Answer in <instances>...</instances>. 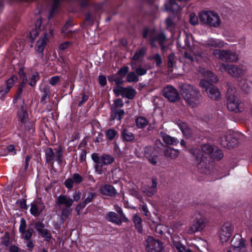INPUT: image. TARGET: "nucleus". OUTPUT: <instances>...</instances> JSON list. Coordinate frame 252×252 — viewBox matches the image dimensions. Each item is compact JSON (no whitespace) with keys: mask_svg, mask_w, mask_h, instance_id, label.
<instances>
[{"mask_svg":"<svg viewBox=\"0 0 252 252\" xmlns=\"http://www.w3.org/2000/svg\"><path fill=\"white\" fill-rule=\"evenodd\" d=\"M40 235L42 237L45 238L47 240H49L51 238V234L48 230L47 229L42 231Z\"/></svg>","mask_w":252,"mask_h":252,"instance_id":"55","label":"nucleus"},{"mask_svg":"<svg viewBox=\"0 0 252 252\" xmlns=\"http://www.w3.org/2000/svg\"><path fill=\"white\" fill-rule=\"evenodd\" d=\"M39 79V75L37 73H34L32 76V78L31 79V82H30V85L31 86H34L36 84V83L37 80Z\"/></svg>","mask_w":252,"mask_h":252,"instance_id":"53","label":"nucleus"},{"mask_svg":"<svg viewBox=\"0 0 252 252\" xmlns=\"http://www.w3.org/2000/svg\"><path fill=\"white\" fill-rule=\"evenodd\" d=\"M147 252H163L164 247L163 243L151 236H148L144 243Z\"/></svg>","mask_w":252,"mask_h":252,"instance_id":"10","label":"nucleus"},{"mask_svg":"<svg viewBox=\"0 0 252 252\" xmlns=\"http://www.w3.org/2000/svg\"><path fill=\"white\" fill-rule=\"evenodd\" d=\"M130 66L132 69L134 70L138 76H143L147 73L149 67L147 65H137L136 62L131 61Z\"/></svg>","mask_w":252,"mask_h":252,"instance_id":"20","label":"nucleus"},{"mask_svg":"<svg viewBox=\"0 0 252 252\" xmlns=\"http://www.w3.org/2000/svg\"><path fill=\"white\" fill-rule=\"evenodd\" d=\"M191 153L195 158V163L199 168L206 167L208 157L220 160L223 157L220 150L210 144L202 145L201 149H192Z\"/></svg>","mask_w":252,"mask_h":252,"instance_id":"1","label":"nucleus"},{"mask_svg":"<svg viewBox=\"0 0 252 252\" xmlns=\"http://www.w3.org/2000/svg\"><path fill=\"white\" fill-rule=\"evenodd\" d=\"M123 138L126 141L130 142L134 139V135L129 129L124 128L121 132Z\"/></svg>","mask_w":252,"mask_h":252,"instance_id":"34","label":"nucleus"},{"mask_svg":"<svg viewBox=\"0 0 252 252\" xmlns=\"http://www.w3.org/2000/svg\"><path fill=\"white\" fill-rule=\"evenodd\" d=\"M45 206L42 204L33 203L31 205L30 212L34 217L38 216L43 211Z\"/></svg>","mask_w":252,"mask_h":252,"instance_id":"24","label":"nucleus"},{"mask_svg":"<svg viewBox=\"0 0 252 252\" xmlns=\"http://www.w3.org/2000/svg\"><path fill=\"white\" fill-rule=\"evenodd\" d=\"M144 154L146 158L152 164L157 163V155L155 148L151 146L146 147L144 149Z\"/></svg>","mask_w":252,"mask_h":252,"instance_id":"18","label":"nucleus"},{"mask_svg":"<svg viewBox=\"0 0 252 252\" xmlns=\"http://www.w3.org/2000/svg\"><path fill=\"white\" fill-rule=\"evenodd\" d=\"M19 120L22 123L24 124L28 117V114L24 103L21 105L17 114Z\"/></svg>","mask_w":252,"mask_h":252,"instance_id":"28","label":"nucleus"},{"mask_svg":"<svg viewBox=\"0 0 252 252\" xmlns=\"http://www.w3.org/2000/svg\"><path fill=\"white\" fill-rule=\"evenodd\" d=\"M189 22L193 25L198 23L197 17L194 13H191L189 15Z\"/></svg>","mask_w":252,"mask_h":252,"instance_id":"54","label":"nucleus"},{"mask_svg":"<svg viewBox=\"0 0 252 252\" xmlns=\"http://www.w3.org/2000/svg\"><path fill=\"white\" fill-rule=\"evenodd\" d=\"M2 244L7 246L9 244V236L8 233H5L4 236L2 238V240L1 241Z\"/></svg>","mask_w":252,"mask_h":252,"instance_id":"56","label":"nucleus"},{"mask_svg":"<svg viewBox=\"0 0 252 252\" xmlns=\"http://www.w3.org/2000/svg\"><path fill=\"white\" fill-rule=\"evenodd\" d=\"M238 143V141L237 139L232 137L231 136V139L230 140V142L226 143V142L225 141L223 143V147L228 149H230L236 146Z\"/></svg>","mask_w":252,"mask_h":252,"instance_id":"41","label":"nucleus"},{"mask_svg":"<svg viewBox=\"0 0 252 252\" xmlns=\"http://www.w3.org/2000/svg\"><path fill=\"white\" fill-rule=\"evenodd\" d=\"M163 96L170 102H175L179 99V94L176 89L172 86L165 87L163 91Z\"/></svg>","mask_w":252,"mask_h":252,"instance_id":"15","label":"nucleus"},{"mask_svg":"<svg viewBox=\"0 0 252 252\" xmlns=\"http://www.w3.org/2000/svg\"><path fill=\"white\" fill-rule=\"evenodd\" d=\"M146 51V48L143 47L140 49L139 51H137L134 55L132 58V61L136 62V61L139 60L140 58L143 57Z\"/></svg>","mask_w":252,"mask_h":252,"instance_id":"40","label":"nucleus"},{"mask_svg":"<svg viewBox=\"0 0 252 252\" xmlns=\"http://www.w3.org/2000/svg\"><path fill=\"white\" fill-rule=\"evenodd\" d=\"M201 73L206 77L207 80L202 79L199 85L205 90L207 95L213 100H219L220 98V94L218 89L216 86L210 84V82L215 83L218 81L217 77L214 74L208 70L202 69Z\"/></svg>","mask_w":252,"mask_h":252,"instance_id":"2","label":"nucleus"},{"mask_svg":"<svg viewBox=\"0 0 252 252\" xmlns=\"http://www.w3.org/2000/svg\"><path fill=\"white\" fill-rule=\"evenodd\" d=\"M185 45L183 46L186 49L184 53L185 58L189 62H193L195 59L197 62L200 61L203 58V54L198 51V48L191 46L188 41H185Z\"/></svg>","mask_w":252,"mask_h":252,"instance_id":"9","label":"nucleus"},{"mask_svg":"<svg viewBox=\"0 0 252 252\" xmlns=\"http://www.w3.org/2000/svg\"><path fill=\"white\" fill-rule=\"evenodd\" d=\"M176 123L185 137L187 138H190L191 137L192 134V130L186 123L181 121L180 120L177 121Z\"/></svg>","mask_w":252,"mask_h":252,"instance_id":"22","label":"nucleus"},{"mask_svg":"<svg viewBox=\"0 0 252 252\" xmlns=\"http://www.w3.org/2000/svg\"><path fill=\"white\" fill-rule=\"evenodd\" d=\"M164 230H165V228L161 225H158L156 228V232L157 233H158L159 234H163Z\"/></svg>","mask_w":252,"mask_h":252,"instance_id":"63","label":"nucleus"},{"mask_svg":"<svg viewBox=\"0 0 252 252\" xmlns=\"http://www.w3.org/2000/svg\"><path fill=\"white\" fill-rule=\"evenodd\" d=\"M73 200L65 195H60L56 201V205L60 209H62L63 206L65 208H70L73 204Z\"/></svg>","mask_w":252,"mask_h":252,"instance_id":"19","label":"nucleus"},{"mask_svg":"<svg viewBox=\"0 0 252 252\" xmlns=\"http://www.w3.org/2000/svg\"><path fill=\"white\" fill-rule=\"evenodd\" d=\"M159 135L163 141L168 145H176L179 143V140L177 138L171 137L166 133L161 132L159 133Z\"/></svg>","mask_w":252,"mask_h":252,"instance_id":"25","label":"nucleus"},{"mask_svg":"<svg viewBox=\"0 0 252 252\" xmlns=\"http://www.w3.org/2000/svg\"><path fill=\"white\" fill-rule=\"evenodd\" d=\"M143 37L144 38H149L152 46H155V42L158 41L163 48V44L166 40L165 35L161 33H157L153 30L145 29L143 32Z\"/></svg>","mask_w":252,"mask_h":252,"instance_id":"8","label":"nucleus"},{"mask_svg":"<svg viewBox=\"0 0 252 252\" xmlns=\"http://www.w3.org/2000/svg\"><path fill=\"white\" fill-rule=\"evenodd\" d=\"M225 43L223 41L219 39H216L214 38L209 39L206 43H204V45L205 47L210 48H222L224 47Z\"/></svg>","mask_w":252,"mask_h":252,"instance_id":"23","label":"nucleus"},{"mask_svg":"<svg viewBox=\"0 0 252 252\" xmlns=\"http://www.w3.org/2000/svg\"><path fill=\"white\" fill-rule=\"evenodd\" d=\"M234 230V226L229 222H226L223 224L220 228L219 237L222 243L227 242Z\"/></svg>","mask_w":252,"mask_h":252,"instance_id":"14","label":"nucleus"},{"mask_svg":"<svg viewBox=\"0 0 252 252\" xmlns=\"http://www.w3.org/2000/svg\"><path fill=\"white\" fill-rule=\"evenodd\" d=\"M176 63V59L173 54H170L168 57V66L169 67L174 66Z\"/></svg>","mask_w":252,"mask_h":252,"instance_id":"48","label":"nucleus"},{"mask_svg":"<svg viewBox=\"0 0 252 252\" xmlns=\"http://www.w3.org/2000/svg\"><path fill=\"white\" fill-rule=\"evenodd\" d=\"M123 105L124 104L122 99L119 98L114 100V103L111 107H114L116 109H117L118 107H122Z\"/></svg>","mask_w":252,"mask_h":252,"instance_id":"57","label":"nucleus"},{"mask_svg":"<svg viewBox=\"0 0 252 252\" xmlns=\"http://www.w3.org/2000/svg\"><path fill=\"white\" fill-rule=\"evenodd\" d=\"M100 191L103 194L108 196H113L116 193L114 187L108 185H105L101 187Z\"/></svg>","mask_w":252,"mask_h":252,"instance_id":"30","label":"nucleus"},{"mask_svg":"<svg viewBox=\"0 0 252 252\" xmlns=\"http://www.w3.org/2000/svg\"><path fill=\"white\" fill-rule=\"evenodd\" d=\"M125 114V112L122 109H116L114 107H111V114L110 119L111 120L117 119L120 121Z\"/></svg>","mask_w":252,"mask_h":252,"instance_id":"27","label":"nucleus"},{"mask_svg":"<svg viewBox=\"0 0 252 252\" xmlns=\"http://www.w3.org/2000/svg\"><path fill=\"white\" fill-rule=\"evenodd\" d=\"M70 26H71V23L69 22H67L62 30V32L63 33H64L68 37H69V35H68V33L70 31H68L67 30H68L69 27Z\"/></svg>","mask_w":252,"mask_h":252,"instance_id":"61","label":"nucleus"},{"mask_svg":"<svg viewBox=\"0 0 252 252\" xmlns=\"http://www.w3.org/2000/svg\"><path fill=\"white\" fill-rule=\"evenodd\" d=\"M137 126L139 128H143L148 125V121L143 117H138L135 121Z\"/></svg>","mask_w":252,"mask_h":252,"instance_id":"38","label":"nucleus"},{"mask_svg":"<svg viewBox=\"0 0 252 252\" xmlns=\"http://www.w3.org/2000/svg\"><path fill=\"white\" fill-rule=\"evenodd\" d=\"M129 68L127 66H124L121 68L117 72V74L124 78L128 72Z\"/></svg>","mask_w":252,"mask_h":252,"instance_id":"49","label":"nucleus"},{"mask_svg":"<svg viewBox=\"0 0 252 252\" xmlns=\"http://www.w3.org/2000/svg\"><path fill=\"white\" fill-rule=\"evenodd\" d=\"M123 78L116 74L114 76L109 77V80L111 82L114 81L116 84L118 85L123 82Z\"/></svg>","mask_w":252,"mask_h":252,"instance_id":"45","label":"nucleus"},{"mask_svg":"<svg viewBox=\"0 0 252 252\" xmlns=\"http://www.w3.org/2000/svg\"><path fill=\"white\" fill-rule=\"evenodd\" d=\"M173 247L175 248L179 252H186L185 247L180 242L173 240Z\"/></svg>","mask_w":252,"mask_h":252,"instance_id":"42","label":"nucleus"},{"mask_svg":"<svg viewBox=\"0 0 252 252\" xmlns=\"http://www.w3.org/2000/svg\"><path fill=\"white\" fill-rule=\"evenodd\" d=\"M107 219L109 221L121 225L122 223L121 219L118 216V215L113 212H110L106 216Z\"/></svg>","mask_w":252,"mask_h":252,"instance_id":"33","label":"nucleus"},{"mask_svg":"<svg viewBox=\"0 0 252 252\" xmlns=\"http://www.w3.org/2000/svg\"><path fill=\"white\" fill-rule=\"evenodd\" d=\"M136 92L132 88H125L122 97L132 99L135 95Z\"/></svg>","mask_w":252,"mask_h":252,"instance_id":"37","label":"nucleus"},{"mask_svg":"<svg viewBox=\"0 0 252 252\" xmlns=\"http://www.w3.org/2000/svg\"><path fill=\"white\" fill-rule=\"evenodd\" d=\"M59 81L60 77L58 76H55L50 78V79L49 80V83L51 85L54 86L56 84H57Z\"/></svg>","mask_w":252,"mask_h":252,"instance_id":"59","label":"nucleus"},{"mask_svg":"<svg viewBox=\"0 0 252 252\" xmlns=\"http://www.w3.org/2000/svg\"><path fill=\"white\" fill-rule=\"evenodd\" d=\"M219 67L221 71H227L231 76L236 78L242 76L245 73V71L243 69L234 65H229L220 63L219 64Z\"/></svg>","mask_w":252,"mask_h":252,"instance_id":"13","label":"nucleus"},{"mask_svg":"<svg viewBox=\"0 0 252 252\" xmlns=\"http://www.w3.org/2000/svg\"><path fill=\"white\" fill-rule=\"evenodd\" d=\"M157 182L155 179L152 180V184L151 185V191H148L147 195L151 196L153 195L157 191Z\"/></svg>","mask_w":252,"mask_h":252,"instance_id":"43","label":"nucleus"},{"mask_svg":"<svg viewBox=\"0 0 252 252\" xmlns=\"http://www.w3.org/2000/svg\"><path fill=\"white\" fill-rule=\"evenodd\" d=\"M126 80L128 82H137L139 81V77L135 72L131 71L128 73Z\"/></svg>","mask_w":252,"mask_h":252,"instance_id":"39","label":"nucleus"},{"mask_svg":"<svg viewBox=\"0 0 252 252\" xmlns=\"http://www.w3.org/2000/svg\"><path fill=\"white\" fill-rule=\"evenodd\" d=\"M24 87H23V85L20 86H19V88H18V90L16 94V96H15V97L13 99V102L14 103H16V101L20 97V95L22 94V92H23V88Z\"/></svg>","mask_w":252,"mask_h":252,"instance_id":"58","label":"nucleus"},{"mask_svg":"<svg viewBox=\"0 0 252 252\" xmlns=\"http://www.w3.org/2000/svg\"><path fill=\"white\" fill-rule=\"evenodd\" d=\"M91 158L94 162L95 163V171L98 174H102L103 166L110 165L115 160L114 158L112 155L107 154H103L99 156L98 154L93 153Z\"/></svg>","mask_w":252,"mask_h":252,"instance_id":"5","label":"nucleus"},{"mask_svg":"<svg viewBox=\"0 0 252 252\" xmlns=\"http://www.w3.org/2000/svg\"><path fill=\"white\" fill-rule=\"evenodd\" d=\"M165 9L170 10L173 13L177 12L181 9L180 6L173 0H169L168 3L165 4Z\"/></svg>","mask_w":252,"mask_h":252,"instance_id":"32","label":"nucleus"},{"mask_svg":"<svg viewBox=\"0 0 252 252\" xmlns=\"http://www.w3.org/2000/svg\"><path fill=\"white\" fill-rule=\"evenodd\" d=\"M236 91L231 86L228 87L226 93L227 105L228 109L236 113L243 111V107L241 103L236 95Z\"/></svg>","mask_w":252,"mask_h":252,"instance_id":"6","label":"nucleus"},{"mask_svg":"<svg viewBox=\"0 0 252 252\" xmlns=\"http://www.w3.org/2000/svg\"><path fill=\"white\" fill-rule=\"evenodd\" d=\"M26 220L24 218L21 219L19 226V232L22 234L23 237L25 240H29L32 237L34 232V230L32 228L30 227L26 230Z\"/></svg>","mask_w":252,"mask_h":252,"instance_id":"17","label":"nucleus"},{"mask_svg":"<svg viewBox=\"0 0 252 252\" xmlns=\"http://www.w3.org/2000/svg\"><path fill=\"white\" fill-rule=\"evenodd\" d=\"M63 150L61 147H58L55 149V153L52 148H48L45 151V156L46 162L53 164L54 160L56 158V160L61 164L63 161Z\"/></svg>","mask_w":252,"mask_h":252,"instance_id":"11","label":"nucleus"},{"mask_svg":"<svg viewBox=\"0 0 252 252\" xmlns=\"http://www.w3.org/2000/svg\"><path fill=\"white\" fill-rule=\"evenodd\" d=\"M124 89L125 88L117 86L114 88L113 92L117 96L121 95L122 96Z\"/></svg>","mask_w":252,"mask_h":252,"instance_id":"50","label":"nucleus"},{"mask_svg":"<svg viewBox=\"0 0 252 252\" xmlns=\"http://www.w3.org/2000/svg\"><path fill=\"white\" fill-rule=\"evenodd\" d=\"M132 220L136 229L139 232L141 233L142 231V225L141 218L137 214H135L132 217Z\"/></svg>","mask_w":252,"mask_h":252,"instance_id":"35","label":"nucleus"},{"mask_svg":"<svg viewBox=\"0 0 252 252\" xmlns=\"http://www.w3.org/2000/svg\"><path fill=\"white\" fill-rule=\"evenodd\" d=\"M181 89L182 96L189 106L195 107L200 103L202 96L196 88L189 84H184Z\"/></svg>","mask_w":252,"mask_h":252,"instance_id":"3","label":"nucleus"},{"mask_svg":"<svg viewBox=\"0 0 252 252\" xmlns=\"http://www.w3.org/2000/svg\"><path fill=\"white\" fill-rule=\"evenodd\" d=\"M34 228L36 229L39 234L41 233L42 231L46 229L45 225L41 222H36L34 223Z\"/></svg>","mask_w":252,"mask_h":252,"instance_id":"44","label":"nucleus"},{"mask_svg":"<svg viewBox=\"0 0 252 252\" xmlns=\"http://www.w3.org/2000/svg\"><path fill=\"white\" fill-rule=\"evenodd\" d=\"M213 55L216 58L229 62H236L238 60V56L235 53L229 50L216 49L213 51Z\"/></svg>","mask_w":252,"mask_h":252,"instance_id":"12","label":"nucleus"},{"mask_svg":"<svg viewBox=\"0 0 252 252\" xmlns=\"http://www.w3.org/2000/svg\"><path fill=\"white\" fill-rule=\"evenodd\" d=\"M61 210H62V219L65 220L69 216L70 214L71 213V210L69 209V208H62V209Z\"/></svg>","mask_w":252,"mask_h":252,"instance_id":"46","label":"nucleus"},{"mask_svg":"<svg viewBox=\"0 0 252 252\" xmlns=\"http://www.w3.org/2000/svg\"><path fill=\"white\" fill-rule=\"evenodd\" d=\"M95 197V193L94 192H91L88 193L87 196L86 197V198L84 200V201L82 203H81L79 204L76 208V209L77 211H79L80 209L84 208L87 204L91 202L94 198Z\"/></svg>","mask_w":252,"mask_h":252,"instance_id":"31","label":"nucleus"},{"mask_svg":"<svg viewBox=\"0 0 252 252\" xmlns=\"http://www.w3.org/2000/svg\"><path fill=\"white\" fill-rule=\"evenodd\" d=\"M231 139V135H227L222 137L220 139V143L223 146V143L225 141L226 143L230 142V140Z\"/></svg>","mask_w":252,"mask_h":252,"instance_id":"62","label":"nucleus"},{"mask_svg":"<svg viewBox=\"0 0 252 252\" xmlns=\"http://www.w3.org/2000/svg\"><path fill=\"white\" fill-rule=\"evenodd\" d=\"M83 177L78 173H74L72 177L68 178L65 181L64 184L68 189H71L73 187V184H79L83 182Z\"/></svg>","mask_w":252,"mask_h":252,"instance_id":"21","label":"nucleus"},{"mask_svg":"<svg viewBox=\"0 0 252 252\" xmlns=\"http://www.w3.org/2000/svg\"><path fill=\"white\" fill-rule=\"evenodd\" d=\"M70 44L71 43L69 42L66 41L60 45L59 49L62 50H64L68 48Z\"/></svg>","mask_w":252,"mask_h":252,"instance_id":"64","label":"nucleus"},{"mask_svg":"<svg viewBox=\"0 0 252 252\" xmlns=\"http://www.w3.org/2000/svg\"><path fill=\"white\" fill-rule=\"evenodd\" d=\"M39 31V29H35L33 30L30 33V37L32 40H34V39L36 37V36L38 35V32Z\"/></svg>","mask_w":252,"mask_h":252,"instance_id":"60","label":"nucleus"},{"mask_svg":"<svg viewBox=\"0 0 252 252\" xmlns=\"http://www.w3.org/2000/svg\"><path fill=\"white\" fill-rule=\"evenodd\" d=\"M199 19L201 23L208 27L218 28L221 23L220 16L212 11H203L199 14Z\"/></svg>","mask_w":252,"mask_h":252,"instance_id":"4","label":"nucleus"},{"mask_svg":"<svg viewBox=\"0 0 252 252\" xmlns=\"http://www.w3.org/2000/svg\"><path fill=\"white\" fill-rule=\"evenodd\" d=\"M17 77L15 76L11 77L10 78L7 80L6 87L9 88L10 89L12 87L14 82L17 80Z\"/></svg>","mask_w":252,"mask_h":252,"instance_id":"52","label":"nucleus"},{"mask_svg":"<svg viewBox=\"0 0 252 252\" xmlns=\"http://www.w3.org/2000/svg\"><path fill=\"white\" fill-rule=\"evenodd\" d=\"M63 0H51L50 1V5L51 7L49 18L52 17L54 12L58 8L60 3Z\"/></svg>","mask_w":252,"mask_h":252,"instance_id":"36","label":"nucleus"},{"mask_svg":"<svg viewBox=\"0 0 252 252\" xmlns=\"http://www.w3.org/2000/svg\"><path fill=\"white\" fill-rule=\"evenodd\" d=\"M150 58L151 60H154L156 62L157 65H159L162 63L161 57L158 54L154 55Z\"/></svg>","mask_w":252,"mask_h":252,"instance_id":"51","label":"nucleus"},{"mask_svg":"<svg viewBox=\"0 0 252 252\" xmlns=\"http://www.w3.org/2000/svg\"><path fill=\"white\" fill-rule=\"evenodd\" d=\"M117 133V132L115 130L113 129H110L106 131V134L107 138L109 140H112L114 138Z\"/></svg>","mask_w":252,"mask_h":252,"instance_id":"47","label":"nucleus"},{"mask_svg":"<svg viewBox=\"0 0 252 252\" xmlns=\"http://www.w3.org/2000/svg\"><path fill=\"white\" fill-rule=\"evenodd\" d=\"M163 153L165 157L174 159L178 157L179 151L170 147H167L164 150Z\"/></svg>","mask_w":252,"mask_h":252,"instance_id":"29","label":"nucleus"},{"mask_svg":"<svg viewBox=\"0 0 252 252\" xmlns=\"http://www.w3.org/2000/svg\"><path fill=\"white\" fill-rule=\"evenodd\" d=\"M53 35V30H50L49 32L44 33V36L42 38H40L36 42L35 49L39 53H42L48 42V38L49 36H52Z\"/></svg>","mask_w":252,"mask_h":252,"instance_id":"16","label":"nucleus"},{"mask_svg":"<svg viewBox=\"0 0 252 252\" xmlns=\"http://www.w3.org/2000/svg\"><path fill=\"white\" fill-rule=\"evenodd\" d=\"M231 244L233 248H245V241L239 235H236L234 236L231 241Z\"/></svg>","mask_w":252,"mask_h":252,"instance_id":"26","label":"nucleus"},{"mask_svg":"<svg viewBox=\"0 0 252 252\" xmlns=\"http://www.w3.org/2000/svg\"><path fill=\"white\" fill-rule=\"evenodd\" d=\"M208 221V219L204 214L200 211H197L194 214L193 223L188 230L189 233L192 234L202 230L206 226Z\"/></svg>","mask_w":252,"mask_h":252,"instance_id":"7","label":"nucleus"}]
</instances>
